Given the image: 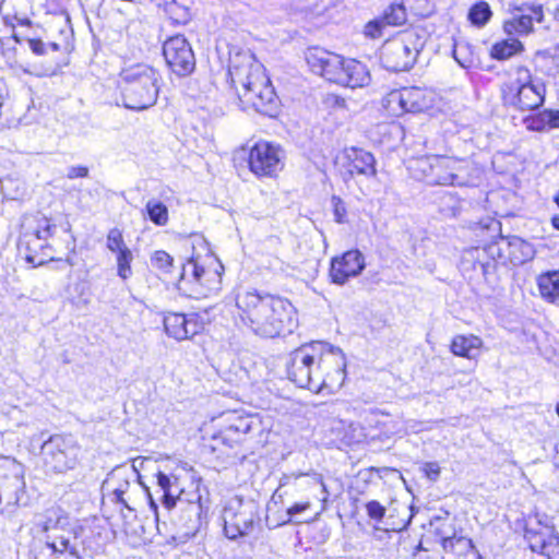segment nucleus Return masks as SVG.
<instances>
[{
	"mask_svg": "<svg viewBox=\"0 0 559 559\" xmlns=\"http://www.w3.org/2000/svg\"><path fill=\"white\" fill-rule=\"evenodd\" d=\"M425 44L424 33L417 29L401 32L382 45L381 62L386 70L393 72L408 71L415 64Z\"/></svg>",
	"mask_w": 559,
	"mask_h": 559,
	"instance_id": "obj_6",
	"label": "nucleus"
},
{
	"mask_svg": "<svg viewBox=\"0 0 559 559\" xmlns=\"http://www.w3.org/2000/svg\"><path fill=\"white\" fill-rule=\"evenodd\" d=\"M515 74L514 80L501 86L503 105L521 111L540 107L545 100V85L533 80L530 70L525 67H518Z\"/></svg>",
	"mask_w": 559,
	"mask_h": 559,
	"instance_id": "obj_7",
	"label": "nucleus"
},
{
	"mask_svg": "<svg viewBox=\"0 0 559 559\" xmlns=\"http://www.w3.org/2000/svg\"><path fill=\"white\" fill-rule=\"evenodd\" d=\"M382 21L385 25L399 26L406 22L407 14L403 4L394 3L391 4L382 15Z\"/></svg>",
	"mask_w": 559,
	"mask_h": 559,
	"instance_id": "obj_34",
	"label": "nucleus"
},
{
	"mask_svg": "<svg viewBox=\"0 0 559 559\" xmlns=\"http://www.w3.org/2000/svg\"><path fill=\"white\" fill-rule=\"evenodd\" d=\"M288 379L299 388L316 393L340 390L346 378L343 350L322 342L304 344L293 350L286 361Z\"/></svg>",
	"mask_w": 559,
	"mask_h": 559,
	"instance_id": "obj_1",
	"label": "nucleus"
},
{
	"mask_svg": "<svg viewBox=\"0 0 559 559\" xmlns=\"http://www.w3.org/2000/svg\"><path fill=\"white\" fill-rule=\"evenodd\" d=\"M365 257L359 250H348L331 262L330 276L333 283L343 285L349 277L359 275L365 269Z\"/></svg>",
	"mask_w": 559,
	"mask_h": 559,
	"instance_id": "obj_16",
	"label": "nucleus"
},
{
	"mask_svg": "<svg viewBox=\"0 0 559 559\" xmlns=\"http://www.w3.org/2000/svg\"><path fill=\"white\" fill-rule=\"evenodd\" d=\"M164 328L167 335L177 341L188 340L203 329L195 313L186 316L177 312H169L164 317Z\"/></svg>",
	"mask_w": 559,
	"mask_h": 559,
	"instance_id": "obj_18",
	"label": "nucleus"
},
{
	"mask_svg": "<svg viewBox=\"0 0 559 559\" xmlns=\"http://www.w3.org/2000/svg\"><path fill=\"white\" fill-rule=\"evenodd\" d=\"M552 226L559 230V216H554L552 219Z\"/></svg>",
	"mask_w": 559,
	"mask_h": 559,
	"instance_id": "obj_57",
	"label": "nucleus"
},
{
	"mask_svg": "<svg viewBox=\"0 0 559 559\" xmlns=\"http://www.w3.org/2000/svg\"><path fill=\"white\" fill-rule=\"evenodd\" d=\"M130 484L127 479H124L123 484L119 485L118 487L112 489L114 499L116 502L121 503L123 507L131 510V507L128 504L127 500L124 499V493L127 492Z\"/></svg>",
	"mask_w": 559,
	"mask_h": 559,
	"instance_id": "obj_43",
	"label": "nucleus"
},
{
	"mask_svg": "<svg viewBox=\"0 0 559 559\" xmlns=\"http://www.w3.org/2000/svg\"><path fill=\"white\" fill-rule=\"evenodd\" d=\"M538 288L540 295L554 301L557 297H559V272H548L542 274L537 280Z\"/></svg>",
	"mask_w": 559,
	"mask_h": 559,
	"instance_id": "obj_28",
	"label": "nucleus"
},
{
	"mask_svg": "<svg viewBox=\"0 0 559 559\" xmlns=\"http://www.w3.org/2000/svg\"><path fill=\"white\" fill-rule=\"evenodd\" d=\"M88 168L85 166H70L67 169V177L69 179L86 178L88 176Z\"/></svg>",
	"mask_w": 559,
	"mask_h": 559,
	"instance_id": "obj_47",
	"label": "nucleus"
},
{
	"mask_svg": "<svg viewBox=\"0 0 559 559\" xmlns=\"http://www.w3.org/2000/svg\"><path fill=\"white\" fill-rule=\"evenodd\" d=\"M548 129L559 128V110H546Z\"/></svg>",
	"mask_w": 559,
	"mask_h": 559,
	"instance_id": "obj_52",
	"label": "nucleus"
},
{
	"mask_svg": "<svg viewBox=\"0 0 559 559\" xmlns=\"http://www.w3.org/2000/svg\"><path fill=\"white\" fill-rule=\"evenodd\" d=\"M48 46H49V47L51 48V50H53V51L59 50V45H58L57 43H49V45H48Z\"/></svg>",
	"mask_w": 559,
	"mask_h": 559,
	"instance_id": "obj_59",
	"label": "nucleus"
},
{
	"mask_svg": "<svg viewBox=\"0 0 559 559\" xmlns=\"http://www.w3.org/2000/svg\"><path fill=\"white\" fill-rule=\"evenodd\" d=\"M366 511L368 516L377 522H380L385 515V508L377 500H371L367 502Z\"/></svg>",
	"mask_w": 559,
	"mask_h": 559,
	"instance_id": "obj_41",
	"label": "nucleus"
},
{
	"mask_svg": "<svg viewBox=\"0 0 559 559\" xmlns=\"http://www.w3.org/2000/svg\"><path fill=\"white\" fill-rule=\"evenodd\" d=\"M413 559H441V558L437 551H430L428 549L420 548L414 554Z\"/></svg>",
	"mask_w": 559,
	"mask_h": 559,
	"instance_id": "obj_50",
	"label": "nucleus"
},
{
	"mask_svg": "<svg viewBox=\"0 0 559 559\" xmlns=\"http://www.w3.org/2000/svg\"><path fill=\"white\" fill-rule=\"evenodd\" d=\"M106 247L117 254L124 249H129L123 240L122 231L117 227L109 229L106 237Z\"/></svg>",
	"mask_w": 559,
	"mask_h": 559,
	"instance_id": "obj_37",
	"label": "nucleus"
},
{
	"mask_svg": "<svg viewBox=\"0 0 559 559\" xmlns=\"http://www.w3.org/2000/svg\"><path fill=\"white\" fill-rule=\"evenodd\" d=\"M491 15L492 12L490 7L485 1L476 2L468 11V20L473 25L478 27L486 25L489 22Z\"/></svg>",
	"mask_w": 559,
	"mask_h": 559,
	"instance_id": "obj_32",
	"label": "nucleus"
},
{
	"mask_svg": "<svg viewBox=\"0 0 559 559\" xmlns=\"http://www.w3.org/2000/svg\"><path fill=\"white\" fill-rule=\"evenodd\" d=\"M248 163L257 176L274 177L284 166L282 150L270 142H258L250 148Z\"/></svg>",
	"mask_w": 559,
	"mask_h": 559,
	"instance_id": "obj_12",
	"label": "nucleus"
},
{
	"mask_svg": "<svg viewBox=\"0 0 559 559\" xmlns=\"http://www.w3.org/2000/svg\"><path fill=\"white\" fill-rule=\"evenodd\" d=\"M310 508V502H296L287 509L289 521Z\"/></svg>",
	"mask_w": 559,
	"mask_h": 559,
	"instance_id": "obj_48",
	"label": "nucleus"
},
{
	"mask_svg": "<svg viewBox=\"0 0 559 559\" xmlns=\"http://www.w3.org/2000/svg\"><path fill=\"white\" fill-rule=\"evenodd\" d=\"M224 532L227 538L249 535L258 520L257 504L240 497L230 499L223 511Z\"/></svg>",
	"mask_w": 559,
	"mask_h": 559,
	"instance_id": "obj_10",
	"label": "nucleus"
},
{
	"mask_svg": "<svg viewBox=\"0 0 559 559\" xmlns=\"http://www.w3.org/2000/svg\"><path fill=\"white\" fill-rule=\"evenodd\" d=\"M524 538L534 552L548 559H559V536L554 526L536 523L525 528Z\"/></svg>",
	"mask_w": 559,
	"mask_h": 559,
	"instance_id": "obj_14",
	"label": "nucleus"
},
{
	"mask_svg": "<svg viewBox=\"0 0 559 559\" xmlns=\"http://www.w3.org/2000/svg\"><path fill=\"white\" fill-rule=\"evenodd\" d=\"M64 263H66V264H68L69 266H73V265H74V262H73V260H72L70 257H68V258L64 260Z\"/></svg>",
	"mask_w": 559,
	"mask_h": 559,
	"instance_id": "obj_60",
	"label": "nucleus"
},
{
	"mask_svg": "<svg viewBox=\"0 0 559 559\" xmlns=\"http://www.w3.org/2000/svg\"><path fill=\"white\" fill-rule=\"evenodd\" d=\"M163 55L169 69L179 76H186L195 68V57L190 43L182 35L168 38Z\"/></svg>",
	"mask_w": 559,
	"mask_h": 559,
	"instance_id": "obj_13",
	"label": "nucleus"
},
{
	"mask_svg": "<svg viewBox=\"0 0 559 559\" xmlns=\"http://www.w3.org/2000/svg\"><path fill=\"white\" fill-rule=\"evenodd\" d=\"M441 559H455V554L450 549L444 550V556Z\"/></svg>",
	"mask_w": 559,
	"mask_h": 559,
	"instance_id": "obj_55",
	"label": "nucleus"
},
{
	"mask_svg": "<svg viewBox=\"0 0 559 559\" xmlns=\"http://www.w3.org/2000/svg\"><path fill=\"white\" fill-rule=\"evenodd\" d=\"M321 76L350 88L362 87L370 81L369 72L364 63L355 59H345L333 52H331Z\"/></svg>",
	"mask_w": 559,
	"mask_h": 559,
	"instance_id": "obj_11",
	"label": "nucleus"
},
{
	"mask_svg": "<svg viewBox=\"0 0 559 559\" xmlns=\"http://www.w3.org/2000/svg\"><path fill=\"white\" fill-rule=\"evenodd\" d=\"M236 307L240 321L253 334L274 338L297 326L294 306L286 299L257 290L238 293Z\"/></svg>",
	"mask_w": 559,
	"mask_h": 559,
	"instance_id": "obj_2",
	"label": "nucleus"
},
{
	"mask_svg": "<svg viewBox=\"0 0 559 559\" xmlns=\"http://www.w3.org/2000/svg\"><path fill=\"white\" fill-rule=\"evenodd\" d=\"M412 168L418 178L431 186H466L469 182V163L449 156L430 155L415 160Z\"/></svg>",
	"mask_w": 559,
	"mask_h": 559,
	"instance_id": "obj_5",
	"label": "nucleus"
},
{
	"mask_svg": "<svg viewBox=\"0 0 559 559\" xmlns=\"http://www.w3.org/2000/svg\"><path fill=\"white\" fill-rule=\"evenodd\" d=\"M423 472L428 479L436 481L440 476V466L437 462H427L423 466Z\"/></svg>",
	"mask_w": 559,
	"mask_h": 559,
	"instance_id": "obj_46",
	"label": "nucleus"
},
{
	"mask_svg": "<svg viewBox=\"0 0 559 559\" xmlns=\"http://www.w3.org/2000/svg\"><path fill=\"white\" fill-rule=\"evenodd\" d=\"M147 495H148V499H150V507H151L152 510H154V512H156L157 511V504L154 501V499L152 498L151 493L147 492Z\"/></svg>",
	"mask_w": 559,
	"mask_h": 559,
	"instance_id": "obj_56",
	"label": "nucleus"
},
{
	"mask_svg": "<svg viewBox=\"0 0 559 559\" xmlns=\"http://www.w3.org/2000/svg\"><path fill=\"white\" fill-rule=\"evenodd\" d=\"M117 476H118V471H114L111 473L110 478L107 480V485H109Z\"/></svg>",
	"mask_w": 559,
	"mask_h": 559,
	"instance_id": "obj_58",
	"label": "nucleus"
},
{
	"mask_svg": "<svg viewBox=\"0 0 559 559\" xmlns=\"http://www.w3.org/2000/svg\"><path fill=\"white\" fill-rule=\"evenodd\" d=\"M483 226H484V228L492 229L493 231H497V230H499L500 224H499V222H497L495 219H489L488 223L484 224Z\"/></svg>",
	"mask_w": 559,
	"mask_h": 559,
	"instance_id": "obj_54",
	"label": "nucleus"
},
{
	"mask_svg": "<svg viewBox=\"0 0 559 559\" xmlns=\"http://www.w3.org/2000/svg\"><path fill=\"white\" fill-rule=\"evenodd\" d=\"M453 58L462 68H471L474 63V57L471 47L466 43H455L452 51Z\"/></svg>",
	"mask_w": 559,
	"mask_h": 559,
	"instance_id": "obj_36",
	"label": "nucleus"
},
{
	"mask_svg": "<svg viewBox=\"0 0 559 559\" xmlns=\"http://www.w3.org/2000/svg\"><path fill=\"white\" fill-rule=\"evenodd\" d=\"M555 201H556V203H557V204H558V206H559V193L556 195Z\"/></svg>",
	"mask_w": 559,
	"mask_h": 559,
	"instance_id": "obj_63",
	"label": "nucleus"
},
{
	"mask_svg": "<svg viewBox=\"0 0 559 559\" xmlns=\"http://www.w3.org/2000/svg\"><path fill=\"white\" fill-rule=\"evenodd\" d=\"M532 17H528L526 14L513 16L503 24V29L509 35H526L532 31Z\"/></svg>",
	"mask_w": 559,
	"mask_h": 559,
	"instance_id": "obj_31",
	"label": "nucleus"
},
{
	"mask_svg": "<svg viewBox=\"0 0 559 559\" xmlns=\"http://www.w3.org/2000/svg\"><path fill=\"white\" fill-rule=\"evenodd\" d=\"M332 203H333V206H334V217H335V221L337 223H343L344 222V217L346 215V207H345L344 202L342 201L341 198L333 197L332 198Z\"/></svg>",
	"mask_w": 559,
	"mask_h": 559,
	"instance_id": "obj_45",
	"label": "nucleus"
},
{
	"mask_svg": "<svg viewBox=\"0 0 559 559\" xmlns=\"http://www.w3.org/2000/svg\"><path fill=\"white\" fill-rule=\"evenodd\" d=\"M483 345V341L475 335H456L451 343V352L455 356L474 358L473 350L478 349Z\"/></svg>",
	"mask_w": 559,
	"mask_h": 559,
	"instance_id": "obj_27",
	"label": "nucleus"
},
{
	"mask_svg": "<svg viewBox=\"0 0 559 559\" xmlns=\"http://www.w3.org/2000/svg\"><path fill=\"white\" fill-rule=\"evenodd\" d=\"M384 22L381 20H373V21H370L366 26H365V35L367 37H370V38H379L382 36V27H383Z\"/></svg>",
	"mask_w": 559,
	"mask_h": 559,
	"instance_id": "obj_42",
	"label": "nucleus"
},
{
	"mask_svg": "<svg viewBox=\"0 0 559 559\" xmlns=\"http://www.w3.org/2000/svg\"><path fill=\"white\" fill-rule=\"evenodd\" d=\"M511 246L518 247L521 250V252L523 254V260H531L534 257L533 246L523 239H520V238L514 239V241L511 243Z\"/></svg>",
	"mask_w": 559,
	"mask_h": 559,
	"instance_id": "obj_44",
	"label": "nucleus"
},
{
	"mask_svg": "<svg viewBox=\"0 0 559 559\" xmlns=\"http://www.w3.org/2000/svg\"><path fill=\"white\" fill-rule=\"evenodd\" d=\"M28 47L35 55L38 56L45 55L46 52V45L40 39H28Z\"/></svg>",
	"mask_w": 559,
	"mask_h": 559,
	"instance_id": "obj_49",
	"label": "nucleus"
},
{
	"mask_svg": "<svg viewBox=\"0 0 559 559\" xmlns=\"http://www.w3.org/2000/svg\"><path fill=\"white\" fill-rule=\"evenodd\" d=\"M344 156L347 160V169L350 176L376 177V158L370 152L352 146L345 148Z\"/></svg>",
	"mask_w": 559,
	"mask_h": 559,
	"instance_id": "obj_22",
	"label": "nucleus"
},
{
	"mask_svg": "<svg viewBox=\"0 0 559 559\" xmlns=\"http://www.w3.org/2000/svg\"><path fill=\"white\" fill-rule=\"evenodd\" d=\"M160 78L148 64L136 63L123 69L119 74V88L123 106L141 111L154 106L159 93Z\"/></svg>",
	"mask_w": 559,
	"mask_h": 559,
	"instance_id": "obj_4",
	"label": "nucleus"
},
{
	"mask_svg": "<svg viewBox=\"0 0 559 559\" xmlns=\"http://www.w3.org/2000/svg\"><path fill=\"white\" fill-rule=\"evenodd\" d=\"M9 474L0 475V491L9 506H17L24 493L25 481L22 465L16 461H8Z\"/></svg>",
	"mask_w": 559,
	"mask_h": 559,
	"instance_id": "obj_19",
	"label": "nucleus"
},
{
	"mask_svg": "<svg viewBox=\"0 0 559 559\" xmlns=\"http://www.w3.org/2000/svg\"><path fill=\"white\" fill-rule=\"evenodd\" d=\"M522 49V44L518 39L511 41L498 43L492 47L491 55L495 59L504 60L515 55Z\"/></svg>",
	"mask_w": 559,
	"mask_h": 559,
	"instance_id": "obj_35",
	"label": "nucleus"
},
{
	"mask_svg": "<svg viewBox=\"0 0 559 559\" xmlns=\"http://www.w3.org/2000/svg\"><path fill=\"white\" fill-rule=\"evenodd\" d=\"M228 73L243 108H252L265 116H274L278 98L262 66L253 56L239 52L229 60Z\"/></svg>",
	"mask_w": 559,
	"mask_h": 559,
	"instance_id": "obj_3",
	"label": "nucleus"
},
{
	"mask_svg": "<svg viewBox=\"0 0 559 559\" xmlns=\"http://www.w3.org/2000/svg\"><path fill=\"white\" fill-rule=\"evenodd\" d=\"M554 17H555V20L559 21V7L556 8V10L554 12Z\"/></svg>",
	"mask_w": 559,
	"mask_h": 559,
	"instance_id": "obj_61",
	"label": "nucleus"
},
{
	"mask_svg": "<svg viewBox=\"0 0 559 559\" xmlns=\"http://www.w3.org/2000/svg\"><path fill=\"white\" fill-rule=\"evenodd\" d=\"M173 262V257L164 250H157L151 257L152 266L164 273L171 272Z\"/></svg>",
	"mask_w": 559,
	"mask_h": 559,
	"instance_id": "obj_39",
	"label": "nucleus"
},
{
	"mask_svg": "<svg viewBox=\"0 0 559 559\" xmlns=\"http://www.w3.org/2000/svg\"><path fill=\"white\" fill-rule=\"evenodd\" d=\"M546 110L538 112L536 116L525 119L527 128L533 131H545L548 129Z\"/></svg>",
	"mask_w": 559,
	"mask_h": 559,
	"instance_id": "obj_40",
	"label": "nucleus"
},
{
	"mask_svg": "<svg viewBox=\"0 0 559 559\" xmlns=\"http://www.w3.org/2000/svg\"><path fill=\"white\" fill-rule=\"evenodd\" d=\"M148 218L157 226H165L168 222L167 206L157 200H150L145 206Z\"/></svg>",
	"mask_w": 559,
	"mask_h": 559,
	"instance_id": "obj_33",
	"label": "nucleus"
},
{
	"mask_svg": "<svg viewBox=\"0 0 559 559\" xmlns=\"http://www.w3.org/2000/svg\"><path fill=\"white\" fill-rule=\"evenodd\" d=\"M409 522H411V515L406 520H404V519L400 520L399 523H392V524L385 523V525H388L386 530L402 531L408 526Z\"/></svg>",
	"mask_w": 559,
	"mask_h": 559,
	"instance_id": "obj_53",
	"label": "nucleus"
},
{
	"mask_svg": "<svg viewBox=\"0 0 559 559\" xmlns=\"http://www.w3.org/2000/svg\"><path fill=\"white\" fill-rule=\"evenodd\" d=\"M4 499L2 492L0 491V504L2 503V500Z\"/></svg>",
	"mask_w": 559,
	"mask_h": 559,
	"instance_id": "obj_64",
	"label": "nucleus"
},
{
	"mask_svg": "<svg viewBox=\"0 0 559 559\" xmlns=\"http://www.w3.org/2000/svg\"><path fill=\"white\" fill-rule=\"evenodd\" d=\"M556 413H557V415H558V417H559V402H558V403H557V405H556Z\"/></svg>",
	"mask_w": 559,
	"mask_h": 559,
	"instance_id": "obj_62",
	"label": "nucleus"
},
{
	"mask_svg": "<svg viewBox=\"0 0 559 559\" xmlns=\"http://www.w3.org/2000/svg\"><path fill=\"white\" fill-rule=\"evenodd\" d=\"M331 52L322 48H309L306 52V60L312 72L322 75L326 63L330 59Z\"/></svg>",
	"mask_w": 559,
	"mask_h": 559,
	"instance_id": "obj_30",
	"label": "nucleus"
},
{
	"mask_svg": "<svg viewBox=\"0 0 559 559\" xmlns=\"http://www.w3.org/2000/svg\"><path fill=\"white\" fill-rule=\"evenodd\" d=\"M200 500L201 497L198 495L195 501L188 500L185 504H178L182 512L180 521H182V526L186 528V534L194 531L200 525L202 511Z\"/></svg>",
	"mask_w": 559,
	"mask_h": 559,
	"instance_id": "obj_26",
	"label": "nucleus"
},
{
	"mask_svg": "<svg viewBox=\"0 0 559 559\" xmlns=\"http://www.w3.org/2000/svg\"><path fill=\"white\" fill-rule=\"evenodd\" d=\"M443 550L450 549L455 559H479L472 540L464 536H441Z\"/></svg>",
	"mask_w": 559,
	"mask_h": 559,
	"instance_id": "obj_24",
	"label": "nucleus"
},
{
	"mask_svg": "<svg viewBox=\"0 0 559 559\" xmlns=\"http://www.w3.org/2000/svg\"><path fill=\"white\" fill-rule=\"evenodd\" d=\"M407 112H420L429 109L433 104V94L421 87L412 86L402 88Z\"/></svg>",
	"mask_w": 559,
	"mask_h": 559,
	"instance_id": "obj_23",
	"label": "nucleus"
},
{
	"mask_svg": "<svg viewBox=\"0 0 559 559\" xmlns=\"http://www.w3.org/2000/svg\"><path fill=\"white\" fill-rule=\"evenodd\" d=\"M187 267H191L193 281L191 282L192 288L189 297L200 299L217 293L221 289V274H212V280L205 278L209 275L204 267L198 265L193 260H190Z\"/></svg>",
	"mask_w": 559,
	"mask_h": 559,
	"instance_id": "obj_21",
	"label": "nucleus"
},
{
	"mask_svg": "<svg viewBox=\"0 0 559 559\" xmlns=\"http://www.w3.org/2000/svg\"><path fill=\"white\" fill-rule=\"evenodd\" d=\"M133 260V254L130 249H124L120 253L117 254V269L118 275L122 280H127L131 276V262Z\"/></svg>",
	"mask_w": 559,
	"mask_h": 559,
	"instance_id": "obj_38",
	"label": "nucleus"
},
{
	"mask_svg": "<svg viewBox=\"0 0 559 559\" xmlns=\"http://www.w3.org/2000/svg\"><path fill=\"white\" fill-rule=\"evenodd\" d=\"M56 230V225L41 215L25 216L21 224L20 245L31 249L35 241H46Z\"/></svg>",
	"mask_w": 559,
	"mask_h": 559,
	"instance_id": "obj_17",
	"label": "nucleus"
},
{
	"mask_svg": "<svg viewBox=\"0 0 559 559\" xmlns=\"http://www.w3.org/2000/svg\"><path fill=\"white\" fill-rule=\"evenodd\" d=\"M443 550L450 549L455 559H479L472 540L464 536H441Z\"/></svg>",
	"mask_w": 559,
	"mask_h": 559,
	"instance_id": "obj_25",
	"label": "nucleus"
},
{
	"mask_svg": "<svg viewBox=\"0 0 559 559\" xmlns=\"http://www.w3.org/2000/svg\"><path fill=\"white\" fill-rule=\"evenodd\" d=\"M41 455L48 472L64 474L79 466L83 457V450L73 435L56 433L44 441Z\"/></svg>",
	"mask_w": 559,
	"mask_h": 559,
	"instance_id": "obj_8",
	"label": "nucleus"
},
{
	"mask_svg": "<svg viewBox=\"0 0 559 559\" xmlns=\"http://www.w3.org/2000/svg\"><path fill=\"white\" fill-rule=\"evenodd\" d=\"M181 475L178 473H166L159 471L156 473V480L162 491V503L167 510L174 509L178 504H185L189 499L185 498V490L180 484Z\"/></svg>",
	"mask_w": 559,
	"mask_h": 559,
	"instance_id": "obj_20",
	"label": "nucleus"
},
{
	"mask_svg": "<svg viewBox=\"0 0 559 559\" xmlns=\"http://www.w3.org/2000/svg\"><path fill=\"white\" fill-rule=\"evenodd\" d=\"M46 547L52 554L69 552L72 559H79L76 545L73 543L82 532V527L72 523L60 510H51L41 524Z\"/></svg>",
	"mask_w": 559,
	"mask_h": 559,
	"instance_id": "obj_9",
	"label": "nucleus"
},
{
	"mask_svg": "<svg viewBox=\"0 0 559 559\" xmlns=\"http://www.w3.org/2000/svg\"><path fill=\"white\" fill-rule=\"evenodd\" d=\"M226 421V426L219 431L215 439L221 440L229 448L240 443L243 441L246 435H249L261 427L260 419L253 415L230 413L228 414Z\"/></svg>",
	"mask_w": 559,
	"mask_h": 559,
	"instance_id": "obj_15",
	"label": "nucleus"
},
{
	"mask_svg": "<svg viewBox=\"0 0 559 559\" xmlns=\"http://www.w3.org/2000/svg\"><path fill=\"white\" fill-rule=\"evenodd\" d=\"M526 15L528 17H532V22L536 21L538 23H542L544 20L543 7L534 5V7L530 8V13Z\"/></svg>",
	"mask_w": 559,
	"mask_h": 559,
	"instance_id": "obj_51",
	"label": "nucleus"
},
{
	"mask_svg": "<svg viewBox=\"0 0 559 559\" xmlns=\"http://www.w3.org/2000/svg\"><path fill=\"white\" fill-rule=\"evenodd\" d=\"M382 105L391 116L400 117L407 112L402 88L388 93L382 100Z\"/></svg>",
	"mask_w": 559,
	"mask_h": 559,
	"instance_id": "obj_29",
	"label": "nucleus"
}]
</instances>
